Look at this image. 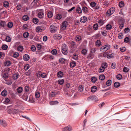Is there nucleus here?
<instances>
[{"label": "nucleus", "mask_w": 131, "mask_h": 131, "mask_svg": "<svg viewBox=\"0 0 131 131\" xmlns=\"http://www.w3.org/2000/svg\"><path fill=\"white\" fill-rule=\"evenodd\" d=\"M110 47V46L107 45L102 47L100 48V50L102 52L105 51L109 49Z\"/></svg>", "instance_id": "nucleus-1"}, {"label": "nucleus", "mask_w": 131, "mask_h": 131, "mask_svg": "<svg viewBox=\"0 0 131 131\" xmlns=\"http://www.w3.org/2000/svg\"><path fill=\"white\" fill-rule=\"evenodd\" d=\"M66 45L63 44L62 47V52L65 55H67L68 53L67 51V48Z\"/></svg>", "instance_id": "nucleus-2"}, {"label": "nucleus", "mask_w": 131, "mask_h": 131, "mask_svg": "<svg viewBox=\"0 0 131 131\" xmlns=\"http://www.w3.org/2000/svg\"><path fill=\"white\" fill-rule=\"evenodd\" d=\"M57 27L54 25H51L50 27V31L52 33H55L57 31Z\"/></svg>", "instance_id": "nucleus-3"}, {"label": "nucleus", "mask_w": 131, "mask_h": 131, "mask_svg": "<svg viewBox=\"0 0 131 131\" xmlns=\"http://www.w3.org/2000/svg\"><path fill=\"white\" fill-rule=\"evenodd\" d=\"M68 23L67 21H64L62 23L61 26V29L63 30H65L66 28Z\"/></svg>", "instance_id": "nucleus-4"}, {"label": "nucleus", "mask_w": 131, "mask_h": 131, "mask_svg": "<svg viewBox=\"0 0 131 131\" xmlns=\"http://www.w3.org/2000/svg\"><path fill=\"white\" fill-rule=\"evenodd\" d=\"M87 99L88 101L90 100H94L95 102H97L99 100L97 97L94 95H92L88 97Z\"/></svg>", "instance_id": "nucleus-5"}, {"label": "nucleus", "mask_w": 131, "mask_h": 131, "mask_svg": "<svg viewBox=\"0 0 131 131\" xmlns=\"http://www.w3.org/2000/svg\"><path fill=\"white\" fill-rule=\"evenodd\" d=\"M37 47V51L36 53V54H39L40 55V49H41V45L40 44H38L36 46Z\"/></svg>", "instance_id": "nucleus-6"}, {"label": "nucleus", "mask_w": 131, "mask_h": 131, "mask_svg": "<svg viewBox=\"0 0 131 131\" xmlns=\"http://www.w3.org/2000/svg\"><path fill=\"white\" fill-rule=\"evenodd\" d=\"M72 130V127L70 125H69L62 129V131H71Z\"/></svg>", "instance_id": "nucleus-7"}, {"label": "nucleus", "mask_w": 131, "mask_h": 131, "mask_svg": "<svg viewBox=\"0 0 131 131\" xmlns=\"http://www.w3.org/2000/svg\"><path fill=\"white\" fill-rule=\"evenodd\" d=\"M23 58L24 60L27 61L29 60V56L27 54H25L24 55Z\"/></svg>", "instance_id": "nucleus-8"}, {"label": "nucleus", "mask_w": 131, "mask_h": 131, "mask_svg": "<svg viewBox=\"0 0 131 131\" xmlns=\"http://www.w3.org/2000/svg\"><path fill=\"white\" fill-rule=\"evenodd\" d=\"M0 124L3 127H5L7 126L6 123L5 121H3V120H1Z\"/></svg>", "instance_id": "nucleus-9"}, {"label": "nucleus", "mask_w": 131, "mask_h": 131, "mask_svg": "<svg viewBox=\"0 0 131 131\" xmlns=\"http://www.w3.org/2000/svg\"><path fill=\"white\" fill-rule=\"evenodd\" d=\"M87 20L86 17L85 16H83L81 18L80 22L82 23H84Z\"/></svg>", "instance_id": "nucleus-10"}, {"label": "nucleus", "mask_w": 131, "mask_h": 131, "mask_svg": "<svg viewBox=\"0 0 131 131\" xmlns=\"http://www.w3.org/2000/svg\"><path fill=\"white\" fill-rule=\"evenodd\" d=\"M75 39L77 41H79L82 40V38L80 36L77 35L75 38Z\"/></svg>", "instance_id": "nucleus-11"}, {"label": "nucleus", "mask_w": 131, "mask_h": 131, "mask_svg": "<svg viewBox=\"0 0 131 131\" xmlns=\"http://www.w3.org/2000/svg\"><path fill=\"white\" fill-rule=\"evenodd\" d=\"M88 8L86 7H83L82 8V10L83 11V13H86L88 11Z\"/></svg>", "instance_id": "nucleus-12"}, {"label": "nucleus", "mask_w": 131, "mask_h": 131, "mask_svg": "<svg viewBox=\"0 0 131 131\" xmlns=\"http://www.w3.org/2000/svg\"><path fill=\"white\" fill-rule=\"evenodd\" d=\"M63 75V73L62 72L60 71L58 72L57 74L58 77L59 78H62Z\"/></svg>", "instance_id": "nucleus-13"}, {"label": "nucleus", "mask_w": 131, "mask_h": 131, "mask_svg": "<svg viewBox=\"0 0 131 131\" xmlns=\"http://www.w3.org/2000/svg\"><path fill=\"white\" fill-rule=\"evenodd\" d=\"M9 3L7 1H5L3 3V6L5 7H7L9 6Z\"/></svg>", "instance_id": "nucleus-14"}, {"label": "nucleus", "mask_w": 131, "mask_h": 131, "mask_svg": "<svg viewBox=\"0 0 131 131\" xmlns=\"http://www.w3.org/2000/svg\"><path fill=\"white\" fill-rule=\"evenodd\" d=\"M38 19L37 18H34L32 19V21L33 23L35 24H36L38 23Z\"/></svg>", "instance_id": "nucleus-15"}, {"label": "nucleus", "mask_w": 131, "mask_h": 131, "mask_svg": "<svg viewBox=\"0 0 131 131\" xmlns=\"http://www.w3.org/2000/svg\"><path fill=\"white\" fill-rule=\"evenodd\" d=\"M76 66L75 62L74 61H72L70 64V66L71 68H73Z\"/></svg>", "instance_id": "nucleus-16"}, {"label": "nucleus", "mask_w": 131, "mask_h": 131, "mask_svg": "<svg viewBox=\"0 0 131 131\" xmlns=\"http://www.w3.org/2000/svg\"><path fill=\"white\" fill-rule=\"evenodd\" d=\"M97 88L95 86H93L91 89V91L92 92H95Z\"/></svg>", "instance_id": "nucleus-17"}, {"label": "nucleus", "mask_w": 131, "mask_h": 131, "mask_svg": "<svg viewBox=\"0 0 131 131\" xmlns=\"http://www.w3.org/2000/svg\"><path fill=\"white\" fill-rule=\"evenodd\" d=\"M58 103V102L57 101H53L50 102V104L51 105H54L57 104Z\"/></svg>", "instance_id": "nucleus-18"}, {"label": "nucleus", "mask_w": 131, "mask_h": 131, "mask_svg": "<svg viewBox=\"0 0 131 131\" xmlns=\"http://www.w3.org/2000/svg\"><path fill=\"white\" fill-rule=\"evenodd\" d=\"M71 44L72 46H75L76 47H77L78 45L77 44H76L75 42L73 41L71 42Z\"/></svg>", "instance_id": "nucleus-19"}, {"label": "nucleus", "mask_w": 131, "mask_h": 131, "mask_svg": "<svg viewBox=\"0 0 131 131\" xmlns=\"http://www.w3.org/2000/svg\"><path fill=\"white\" fill-rule=\"evenodd\" d=\"M17 49L18 50L20 51H22L23 49V47L22 46H19L17 48Z\"/></svg>", "instance_id": "nucleus-20"}, {"label": "nucleus", "mask_w": 131, "mask_h": 131, "mask_svg": "<svg viewBox=\"0 0 131 131\" xmlns=\"http://www.w3.org/2000/svg\"><path fill=\"white\" fill-rule=\"evenodd\" d=\"M76 11L77 13L79 14L82 13V9L79 7H77Z\"/></svg>", "instance_id": "nucleus-21"}, {"label": "nucleus", "mask_w": 131, "mask_h": 131, "mask_svg": "<svg viewBox=\"0 0 131 131\" xmlns=\"http://www.w3.org/2000/svg\"><path fill=\"white\" fill-rule=\"evenodd\" d=\"M17 111H16V110L15 109H11L9 110H8L7 112L8 113H9V114H10L11 113H12L13 112H17Z\"/></svg>", "instance_id": "nucleus-22"}, {"label": "nucleus", "mask_w": 131, "mask_h": 131, "mask_svg": "<svg viewBox=\"0 0 131 131\" xmlns=\"http://www.w3.org/2000/svg\"><path fill=\"white\" fill-rule=\"evenodd\" d=\"M1 94L2 96H5L7 94V92L6 90H4L2 91Z\"/></svg>", "instance_id": "nucleus-23"}, {"label": "nucleus", "mask_w": 131, "mask_h": 131, "mask_svg": "<svg viewBox=\"0 0 131 131\" xmlns=\"http://www.w3.org/2000/svg\"><path fill=\"white\" fill-rule=\"evenodd\" d=\"M114 85L115 87L117 88L119 87L120 86V84L118 82H116L114 83Z\"/></svg>", "instance_id": "nucleus-24"}, {"label": "nucleus", "mask_w": 131, "mask_h": 131, "mask_svg": "<svg viewBox=\"0 0 131 131\" xmlns=\"http://www.w3.org/2000/svg\"><path fill=\"white\" fill-rule=\"evenodd\" d=\"M106 28L107 30H110L112 28V26L111 25L107 24L106 26Z\"/></svg>", "instance_id": "nucleus-25"}, {"label": "nucleus", "mask_w": 131, "mask_h": 131, "mask_svg": "<svg viewBox=\"0 0 131 131\" xmlns=\"http://www.w3.org/2000/svg\"><path fill=\"white\" fill-rule=\"evenodd\" d=\"M23 29H24L25 30H26L27 29H28L29 28V26L28 25H27L26 24H24L23 26Z\"/></svg>", "instance_id": "nucleus-26"}, {"label": "nucleus", "mask_w": 131, "mask_h": 131, "mask_svg": "<svg viewBox=\"0 0 131 131\" xmlns=\"http://www.w3.org/2000/svg\"><path fill=\"white\" fill-rule=\"evenodd\" d=\"M5 40L6 41L8 42H10L11 41V38L9 36H7L6 37Z\"/></svg>", "instance_id": "nucleus-27"}, {"label": "nucleus", "mask_w": 131, "mask_h": 131, "mask_svg": "<svg viewBox=\"0 0 131 131\" xmlns=\"http://www.w3.org/2000/svg\"><path fill=\"white\" fill-rule=\"evenodd\" d=\"M7 26L9 28H12L13 26V23L12 22H9L7 24Z\"/></svg>", "instance_id": "nucleus-28"}, {"label": "nucleus", "mask_w": 131, "mask_h": 131, "mask_svg": "<svg viewBox=\"0 0 131 131\" xmlns=\"http://www.w3.org/2000/svg\"><path fill=\"white\" fill-rule=\"evenodd\" d=\"M124 4L123 1L120 2L119 4V6L120 8L124 6Z\"/></svg>", "instance_id": "nucleus-29"}, {"label": "nucleus", "mask_w": 131, "mask_h": 131, "mask_svg": "<svg viewBox=\"0 0 131 131\" xmlns=\"http://www.w3.org/2000/svg\"><path fill=\"white\" fill-rule=\"evenodd\" d=\"M29 100L30 102L32 103H34L35 102V99L34 98H32V96H30L29 98Z\"/></svg>", "instance_id": "nucleus-30"}, {"label": "nucleus", "mask_w": 131, "mask_h": 131, "mask_svg": "<svg viewBox=\"0 0 131 131\" xmlns=\"http://www.w3.org/2000/svg\"><path fill=\"white\" fill-rule=\"evenodd\" d=\"M91 80L93 83H95L97 81V79L95 77H93L91 79Z\"/></svg>", "instance_id": "nucleus-31"}, {"label": "nucleus", "mask_w": 131, "mask_h": 131, "mask_svg": "<svg viewBox=\"0 0 131 131\" xmlns=\"http://www.w3.org/2000/svg\"><path fill=\"white\" fill-rule=\"evenodd\" d=\"M51 53L54 55H56L57 53V51L56 49L53 50L51 51Z\"/></svg>", "instance_id": "nucleus-32"}, {"label": "nucleus", "mask_w": 131, "mask_h": 131, "mask_svg": "<svg viewBox=\"0 0 131 131\" xmlns=\"http://www.w3.org/2000/svg\"><path fill=\"white\" fill-rule=\"evenodd\" d=\"M8 74L7 73H4L3 74V78L4 79H5L8 77Z\"/></svg>", "instance_id": "nucleus-33"}, {"label": "nucleus", "mask_w": 131, "mask_h": 131, "mask_svg": "<svg viewBox=\"0 0 131 131\" xmlns=\"http://www.w3.org/2000/svg\"><path fill=\"white\" fill-rule=\"evenodd\" d=\"M105 78V76L103 74L100 75L99 77V79L100 80H102Z\"/></svg>", "instance_id": "nucleus-34"}, {"label": "nucleus", "mask_w": 131, "mask_h": 131, "mask_svg": "<svg viewBox=\"0 0 131 131\" xmlns=\"http://www.w3.org/2000/svg\"><path fill=\"white\" fill-rule=\"evenodd\" d=\"M64 81L63 79L59 80H58V82L59 84L62 85Z\"/></svg>", "instance_id": "nucleus-35"}, {"label": "nucleus", "mask_w": 131, "mask_h": 131, "mask_svg": "<svg viewBox=\"0 0 131 131\" xmlns=\"http://www.w3.org/2000/svg\"><path fill=\"white\" fill-rule=\"evenodd\" d=\"M98 28V26L97 24H94L93 26V29L94 30H97Z\"/></svg>", "instance_id": "nucleus-36"}, {"label": "nucleus", "mask_w": 131, "mask_h": 131, "mask_svg": "<svg viewBox=\"0 0 131 131\" xmlns=\"http://www.w3.org/2000/svg\"><path fill=\"white\" fill-rule=\"evenodd\" d=\"M96 50L95 48H92L91 49L90 53L92 54L94 53L96 51Z\"/></svg>", "instance_id": "nucleus-37"}, {"label": "nucleus", "mask_w": 131, "mask_h": 131, "mask_svg": "<svg viewBox=\"0 0 131 131\" xmlns=\"http://www.w3.org/2000/svg\"><path fill=\"white\" fill-rule=\"evenodd\" d=\"M23 91V88L21 87H18L17 89V92L19 93H21Z\"/></svg>", "instance_id": "nucleus-38"}, {"label": "nucleus", "mask_w": 131, "mask_h": 131, "mask_svg": "<svg viewBox=\"0 0 131 131\" xmlns=\"http://www.w3.org/2000/svg\"><path fill=\"white\" fill-rule=\"evenodd\" d=\"M23 20L25 21H26L28 20L29 17L27 15H24L23 17Z\"/></svg>", "instance_id": "nucleus-39"}, {"label": "nucleus", "mask_w": 131, "mask_h": 131, "mask_svg": "<svg viewBox=\"0 0 131 131\" xmlns=\"http://www.w3.org/2000/svg\"><path fill=\"white\" fill-rule=\"evenodd\" d=\"M62 18V16L60 14H57L56 16V18L58 20H60Z\"/></svg>", "instance_id": "nucleus-40"}, {"label": "nucleus", "mask_w": 131, "mask_h": 131, "mask_svg": "<svg viewBox=\"0 0 131 131\" xmlns=\"http://www.w3.org/2000/svg\"><path fill=\"white\" fill-rule=\"evenodd\" d=\"M95 45L98 47L100 46L101 45L100 41L99 40H97L95 42Z\"/></svg>", "instance_id": "nucleus-41"}, {"label": "nucleus", "mask_w": 131, "mask_h": 131, "mask_svg": "<svg viewBox=\"0 0 131 131\" xmlns=\"http://www.w3.org/2000/svg\"><path fill=\"white\" fill-rule=\"evenodd\" d=\"M79 90L80 91H82L83 90V86L80 85L79 86L78 88Z\"/></svg>", "instance_id": "nucleus-42"}, {"label": "nucleus", "mask_w": 131, "mask_h": 131, "mask_svg": "<svg viewBox=\"0 0 131 131\" xmlns=\"http://www.w3.org/2000/svg\"><path fill=\"white\" fill-rule=\"evenodd\" d=\"M129 70L128 68L125 67L123 68V71L124 72H127L129 71Z\"/></svg>", "instance_id": "nucleus-43"}, {"label": "nucleus", "mask_w": 131, "mask_h": 131, "mask_svg": "<svg viewBox=\"0 0 131 131\" xmlns=\"http://www.w3.org/2000/svg\"><path fill=\"white\" fill-rule=\"evenodd\" d=\"M111 80H109L107 81L106 83V85L108 86H110L111 84Z\"/></svg>", "instance_id": "nucleus-44"}, {"label": "nucleus", "mask_w": 131, "mask_h": 131, "mask_svg": "<svg viewBox=\"0 0 131 131\" xmlns=\"http://www.w3.org/2000/svg\"><path fill=\"white\" fill-rule=\"evenodd\" d=\"M93 54L90 52V53L88 55L87 57V58L92 59L93 58Z\"/></svg>", "instance_id": "nucleus-45"}, {"label": "nucleus", "mask_w": 131, "mask_h": 131, "mask_svg": "<svg viewBox=\"0 0 131 131\" xmlns=\"http://www.w3.org/2000/svg\"><path fill=\"white\" fill-rule=\"evenodd\" d=\"M10 62L9 61H7L5 63V65L6 66H10Z\"/></svg>", "instance_id": "nucleus-46"}, {"label": "nucleus", "mask_w": 131, "mask_h": 131, "mask_svg": "<svg viewBox=\"0 0 131 131\" xmlns=\"http://www.w3.org/2000/svg\"><path fill=\"white\" fill-rule=\"evenodd\" d=\"M47 77V74L45 73H41V77L43 78H46Z\"/></svg>", "instance_id": "nucleus-47"}, {"label": "nucleus", "mask_w": 131, "mask_h": 131, "mask_svg": "<svg viewBox=\"0 0 131 131\" xmlns=\"http://www.w3.org/2000/svg\"><path fill=\"white\" fill-rule=\"evenodd\" d=\"M65 61V59L64 58H61L59 60V62L61 63H64Z\"/></svg>", "instance_id": "nucleus-48"}, {"label": "nucleus", "mask_w": 131, "mask_h": 131, "mask_svg": "<svg viewBox=\"0 0 131 131\" xmlns=\"http://www.w3.org/2000/svg\"><path fill=\"white\" fill-rule=\"evenodd\" d=\"M19 54L17 52H15L13 53V56L15 58H17L19 56Z\"/></svg>", "instance_id": "nucleus-49"}, {"label": "nucleus", "mask_w": 131, "mask_h": 131, "mask_svg": "<svg viewBox=\"0 0 131 131\" xmlns=\"http://www.w3.org/2000/svg\"><path fill=\"white\" fill-rule=\"evenodd\" d=\"M129 38L128 37H126L124 39V41L125 43H128L129 42Z\"/></svg>", "instance_id": "nucleus-50"}, {"label": "nucleus", "mask_w": 131, "mask_h": 131, "mask_svg": "<svg viewBox=\"0 0 131 131\" xmlns=\"http://www.w3.org/2000/svg\"><path fill=\"white\" fill-rule=\"evenodd\" d=\"M116 78L119 80H120L122 78V75L121 74H118L116 75Z\"/></svg>", "instance_id": "nucleus-51"}, {"label": "nucleus", "mask_w": 131, "mask_h": 131, "mask_svg": "<svg viewBox=\"0 0 131 131\" xmlns=\"http://www.w3.org/2000/svg\"><path fill=\"white\" fill-rule=\"evenodd\" d=\"M30 49L31 50L33 51H35L36 49V47L34 45H32L31 48Z\"/></svg>", "instance_id": "nucleus-52"}, {"label": "nucleus", "mask_w": 131, "mask_h": 131, "mask_svg": "<svg viewBox=\"0 0 131 131\" xmlns=\"http://www.w3.org/2000/svg\"><path fill=\"white\" fill-rule=\"evenodd\" d=\"M40 93L39 92H36L35 94V97L36 98H38L40 96Z\"/></svg>", "instance_id": "nucleus-53"}, {"label": "nucleus", "mask_w": 131, "mask_h": 131, "mask_svg": "<svg viewBox=\"0 0 131 131\" xmlns=\"http://www.w3.org/2000/svg\"><path fill=\"white\" fill-rule=\"evenodd\" d=\"M87 52V51L86 49H83L82 50L81 53L82 54H83L84 55H85L86 54Z\"/></svg>", "instance_id": "nucleus-54"}, {"label": "nucleus", "mask_w": 131, "mask_h": 131, "mask_svg": "<svg viewBox=\"0 0 131 131\" xmlns=\"http://www.w3.org/2000/svg\"><path fill=\"white\" fill-rule=\"evenodd\" d=\"M28 94L27 93H25L23 95L24 98L25 100H27V98L28 97Z\"/></svg>", "instance_id": "nucleus-55"}, {"label": "nucleus", "mask_w": 131, "mask_h": 131, "mask_svg": "<svg viewBox=\"0 0 131 131\" xmlns=\"http://www.w3.org/2000/svg\"><path fill=\"white\" fill-rule=\"evenodd\" d=\"M52 13L51 12H49L48 13V16L49 18H51L52 17Z\"/></svg>", "instance_id": "nucleus-56"}, {"label": "nucleus", "mask_w": 131, "mask_h": 131, "mask_svg": "<svg viewBox=\"0 0 131 131\" xmlns=\"http://www.w3.org/2000/svg\"><path fill=\"white\" fill-rule=\"evenodd\" d=\"M29 35V34L28 32H25L23 34V36L25 38H27Z\"/></svg>", "instance_id": "nucleus-57"}, {"label": "nucleus", "mask_w": 131, "mask_h": 131, "mask_svg": "<svg viewBox=\"0 0 131 131\" xmlns=\"http://www.w3.org/2000/svg\"><path fill=\"white\" fill-rule=\"evenodd\" d=\"M8 46L6 45H4L2 46V48L3 50H5L8 48Z\"/></svg>", "instance_id": "nucleus-58"}, {"label": "nucleus", "mask_w": 131, "mask_h": 131, "mask_svg": "<svg viewBox=\"0 0 131 131\" xmlns=\"http://www.w3.org/2000/svg\"><path fill=\"white\" fill-rule=\"evenodd\" d=\"M1 25L3 27H4L6 25L5 22L3 21H2L0 23Z\"/></svg>", "instance_id": "nucleus-59"}, {"label": "nucleus", "mask_w": 131, "mask_h": 131, "mask_svg": "<svg viewBox=\"0 0 131 131\" xmlns=\"http://www.w3.org/2000/svg\"><path fill=\"white\" fill-rule=\"evenodd\" d=\"M36 74L37 76L38 77L40 78L41 76V72L40 71H39L38 72L36 73Z\"/></svg>", "instance_id": "nucleus-60"}, {"label": "nucleus", "mask_w": 131, "mask_h": 131, "mask_svg": "<svg viewBox=\"0 0 131 131\" xmlns=\"http://www.w3.org/2000/svg\"><path fill=\"white\" fill-rule=\"evenodd\" d=\"M18 77V75L17 74H15L13 75V78L14 80L17 79Z\"/></svg>", "instance_id": "nucleus-61"}, {"label": "nucleus", "mask_w": 131, "mask_h": 131, "mask_svg": "<svg viewBox=\"0 0 131 131\" xmlns=\"http://www.w3.org/2000/svg\"><path fill=\"white\" fill-rule=\"evenodd\" d=\"M41 29V27L40 26H38L36 27V31L37 32H39L40 30Z\"/></svg>", "instance_id": "nucleus-62"}, {"label": "nucleus", "mask_w": 131, "mask_h": 131, "mask_svg": "<svg viewBox=\"0 0 131 131\" xmlns=\"http://www.w3.org/2000/svg\"><path fill=\"white\" fill-rule=\"evenodd\" d=\"M111 11L110 9L108 10L106 12V14L107 15L110 16L113 13H111Z\"/></svg>", "instance_id": "nucleus-63"}, {"label": "nucleus", "mask_w": 131, "mask_h": 131, "mask_svg": "<svg viewBox=\"0 0 131 131\" xmlns=\"http://www.w3.org/2000/svg\"><path fill=\"white\" fill-rule=\"evenodd\" d=\"M130 30L129 28H125L124 30V32L125 33H127L129 32Z\"/></svg>", "instance_id": "nucleus-64"}]
</instances>
